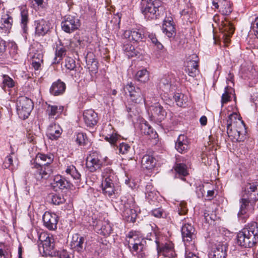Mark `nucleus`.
Listing matches in <instances>:
<instances>
[{
	"instance_id": "obj_10",
	"label": "nucleus",
	"mask_w": 258,
	"mask_h": 258,
	"mask_svg": "<svg viewBox=\"0 0 258 258\" xmlns=\"http://www.w3.org/2000/svg\"><path fill=\"white\" fill-rule=\"evenodd\" d=\"M122 210V216L127 222L134 223L136 221L137 215L132 200H127L123 205Z\"/></svg>"
},
{
	"instance_id": "obj_1",
	"label": "nucleus",
	"mask_w": 258,
	"mask_h": 258,
	"mask_svg": "<svg viewBox=\"0 0 258 258\" xmlns=\"http://www.w3.org/2000/svg\"><path fill=\"white\" fill-rule=\"evenodd\" d=\"M258 201V181L247 183L242 188V197L240 200V209L237 216L239 221L245 223L249 217L250 207L253 208Z\"/></svg>"
},
{
	"instance_id": "obj_63",
	"label": "nucleus",
	"mask_w": 258,
	"mask_h": 258,
	"mask_svg": "<svg viewBox=\"0 0 258 258\" xmlns=\"http://www.w3.org/2000/svg\"><path fill=\"white\" fill-rule=\"evenodd\" d=\"M59 257V258H70L68 252L64 250L60 251Z\"/></svg>"
},
{
	"instance_id": "obj_9",
	"label": "nucleus",
	"mask_w": 258,
	"mask_h": 258,
	"mask_svg": "<svg viewBox=\"0 0 258 258\" xmlns=\"http://www.w3.org/2000/svg\"><path fill=\"white\" fill-rule=\"evenodd\" d=\"M31 168L35 169V175L38 180L47 179L52 173L53 170L51 164L31 165Z\"/></svg>"
},
{
	"instance_id": "obj_56",
	"label": "nucleus",
	"mask_w": 258,
	"mask_h": 258,
	"mask_svg": "<svg viewBox=\"0 0 258 258\" xmlns=\"http://www.w3.org/2000/svg\"><path fill=\"white\" fill-rule=\"evenodd\" d=\"M111 174H115L113 171L109 167L105 168L102 172V177L104 179L108 178Z\"/></svg>"
},
{
	"instance_id": "obj_50",
	"label": "nucleus",
	"mask_w": 258,
	"mask_h": 258,
	"mask_svg": "<svg viewBox=\"0 0 258 258\" xmlns=\"http://www.w3.org/2000/svg\"><path fill=\"white\" fill-rule=\"evenodd\" d=\"M76 141L79 145H85L87 144L88 139L85 134L79 133L76 135Z\"/></svg>"
},
{
	"instance_id": "obj_22",
	"label": "nucleus",
	"mask_w": 258,
	"mask_h": 258,
	"mask_svg": "<svg viewBox=\"0 0 258 258\" xmlns=\"http://www.w3.org/2000/svg\"><path fill=\"white\" fill-rule=\"evenodd\" d=\"M85 238L79 234H75L72 238L71 246L73 249L78 252H82L85 248Z\"/></svg>"
},
{
	"instance_id": "obj_25",
	"label": "nucleus",
	"mask_w": 258,
	"mask_h": 258,
	"mask_svg": "<svg viewBox=\"0 0 258 258\" xmlns=\"http://www.w3.org/2000/svg\"><path fill=\"white\" fill-rule=\"evenodd\" d=\"M62 130L55 123L50 124L47 130L46 136L50 140H57L61 135Z\"/></svg>"
},
{
	"instance_id": "obj_54",
	"label": "nucleus",
	"mask_w": 258,
	"mask_h": 258,
	"mask_svg": "<svg viewBox=\"0 0 258 258\" xmlns=\"http://www.w3.org/2000/svg\"><path fill=\"white\" fill-rule=\"evenodd\" d=\"M152 215L157 218H165L166 214L162 208L155 209L152 211Z\"/></svg>"
},
{
	"instance_id": "obj_14",
	"label": "nucleus",
	"mask_w": 258,
	"mask_h": 258,
	"mask_svg": "<svg viewBox=\"0 0 258 258\" xmlns=\"http://www.w3.org/2000/svg\"><path fill=\"white\" fill-rule=\"evenodd\" d=\"M227 245L226 243L218 242L213 247L210 258H225Z\"/></svg>"
},
{
	"instance_id": "obj_53",
	"label": "nucleus",
	"mask_w": 258,
	"mask_h": 258,
	"mask_svg": "<svg viewBox=\"0 0 258 258\" xmlns=\"http://www.w3.org/2000/svg\"><path fill=\"white\" fill-rule=\"evenodd\" d=\"M178 214L179 215H184L187 212V209L186 207V203L184 202H180L179 206L177 208Z\"/></svg>"
},
{
	"instance_id": "obj_11",
	"label": "nucleus",
	"mask_w": 258,
	"mask_h": 258,
	"mask_svg": "<svg viewBox=\"0 0 258 258\" xmlns=\"http://www.w3.org/2000/svg\"><path fill=\"white\" fill-rule=\"evenodd\" d=\"M86 164L89 171L94 172L101 168L103 162L100 160L96 153H92L87 157Z\"/></svg>"
},
{
	"instance_id": "obj_4",
	"label": "nucleus",
	"mask_w": 258,
	"mask_h": 258,
	"mask_svg": "<svg viewBox=\"0 0 258 258\" xmlns=\"http://www.w3.org/2000/svg\"><path fill=\"white\" fill-rule=\"evenodd\" d=\"M141 11L145 18L150 20L157 19L161 7V1H142Z\"/></svg>"
},
{
	"instance_id": "obj_30",
	"label": "nucleus",
	"mask_w": 258,
	"mask_h": 258,
	"mask_svg": "<svg viewBox=\"0 0 258 258\" xmlns=\"http://www.w3.org/2000/svg\"><path fill=\"white\" fill-rule=\"evenodd\" d=\"M127 237L128 238V247L140 244L142 245V244H146L145 239L142 238L141 236H139V234L136 231L130 232L128 235Z\"/></svg>"
},
{
	"instance_id": "obj_27",
	"label": "nucleus",
	"mask_w": 258,
	"mask_h": 258,
	"mask_svg": "<svg viewBox=\"0 0 258 258\" xmlns=\"http://www.w3.org/2000/svg\"><path fill=\"white\" fill-rule=\"evenodd\" d=\"M52 185L54 188L59 189H69L71 187V183L64 177L57 175L55 176Z\"/></svg>"
},
{
	"instance_id": "obj_12",
	"label": "nucleus",
	"mask_w": 258,
	"mask_h": 258,
	"mask_svg": "<svg viewBox=\"0 0 258 258\" xmlns=\"http://www.w3.org/2000/svg\"><path fill=\"white\" fill-rule=\"evenodd\" d=\"M199 58L196 54L191 55L189 59L187 61L185 71L188 75L192 77H196L199 74Z\"/></svg>"
},
{
	"instance_id": "obj_52",
	"label": "nucleus",
	"mask_w": 258,
	"mask_h": 258,
	"mask_svg": "<svg viewBox=\"0 0 258 258\" xmlns=\"http://www.w3.org/2000/svg\"><path fill=\"white\" fill-rule=\"evenodd\" d=\"M65 61V67L68 70L72 71L76 68V61L73 58L68 57L66 58Z\"/></svg>"
},
{
	"instance_id": "obj_21",
	"label": "nucleus",
	"mask_w": 258,
	"mask_h": 258,
	"mask_svg": "<svg viewBox=\"0 0 258 258\" xmlns=\"http://www.w3.org/2000/svg\"><path fill=\"white\" fill-rule=\"evenodd\" d=\"M144 34L141 31L138 29H132L124 31L123 37L124 39H127L128 40H133L136 42L142 41Z\"/></svg>"
},
{
	"instance_id": "obj_45",
	"label": "nucleus",
	"mask_w": 258,
	"mask_h": 258,
	"mask_svg": "<svg viewBox=\"0 0 258 258\" xmlns=\"http://www.w3.org/2000/svg\"><path fill=\"white\" fill-rule=\"evenodd\" d=\"M233 91V89L230 86H227L225 87V92L222 94L221 97L222 106L224 104L230 101L231 98V94Z\"/></svg>"
},
{
	"instance_id": "obj_3",
	"label": "nucleus",
	"mask_w": 258,
	"mask_h": 258,
	"mask_svg": "<svg viewBox=\"0 0 258 258\" xmlns=\"http://www.w3.org/2000/svg\"><path fill=\"white\" fill-rule=\"evenodd\" d=\"M148 228L151 229V232L147 234L146 239L147 240L154 241L156 243L158 253L164 255L165 257L169 258L174 257L175 253L173 243H166L165 244L160 245L154 231L151 228L150 226H148Z\"/></svg>"
},
{
	"instance_id": "obj_28",
	"label": "nucleus",
	"mask_w": 258,
	"mask_h": 258,
	"mask_svg": "<svg viewBox=\"0 0 258 258\" xmlns=\"http://www.w3.org/2000/svg\"><path fill=\"white\" fill-rule=\"evenodd\" d=\"M223 23V36L225 43H228L230 40V38L233 34L234 28L231 22L225 19V22H222Z\"/></svg>"
},
{
	"instance_id": "obj_61",
	"label": "nucleus",
	"mask_w": 258,
	"mask_h": 258,
	"mask_svg": "<svg viewBox=\"0 0 258 258\" xmlns=\"http://www.w3.org/2000/svg\"><path fill=\"white\" fill-rule=\"evenodd\" d=\"M204 217H205L206 221H207L208 223H209L210 220H211V221L215 220L214 217H215V215L211 214V215L210 216L209 214L207 213V212H205L204 213Z\"/></svg>"
},
{
	"instance_id": "obj_8",
	"label": "nucleus",
	"mask_w": 258,
	"mask_h": 258,
	"mask_svg": "<svg viewBox=\"0 0 258 258\" xmlns=\"http://www.w3.org/2000/svg\"><path fill=\"white\" fill-rule=\"evenodd\" d=\"M124 89L128 92L130 99L133 102L136 103L145 102V98L144 93L139 87H135L132 82L128 83Z\"/></svg>"
},
{
	"instance_id": "obj_57",
	"label": "nucleus",
	"mask_w": 258,
	"mask_h": 258,
	"mask_svg": "<svg viewBox=\"0 0 258 258\" xmlns=\"http://www.w3.org/2000/svg\"><path fill=\"white\" fill-rule=\"evenodd\" d=\"M130 149V146L125 143H121L119 145V152L122 154L126 153Z\"/></svg>"
},
{
	"instance_id": "obj_64",
	"label": "nucleus",
	"mask_w": 258,
	"mask_h": 258,
	"mask_svg": "<svg viewBox=\"0 0 258 258\" xmlns=\"http://www.w3.org/2000/svg\"><path fill=\"white\" fill-rule=\"evenodd\" d=\"M185 258H200L198 255L194 254L192 252H186L185 255Z\"/></svg>"
},
{
	"instance_id": "obj_47",
	"label": "nucleus",
	"mask_w": 258,
	"mask_h": 258,
	"mask_svg": "<svg viewBox=\"0 0 258 258\" xmlns=\"http://www.w3.org/2000/svg\"><path fill=\"white\" fill-rule=\"evenodd\" d=\"M14 86V82L13 80L7 75H4L2 87L4 90H6V87L12 88Z\"/></svg>"
},
{
	"instance_id": "obj_15",
	"label": "nucleus",
	"mask_w": 258,
	"mask_h": 258,
	"mask_svg": "<svg viewBox=\"0 0 258 258\" xmlns=\"http://www.w3.org/2000/svg\"><path fill=\"white\" fill-rule=\"evenodd\" d=\"M93 226L98 233L104 236L109 235L112 231V227L108 221L98 220Z\"/></svg>"
},
{
	"instance_id": "obj_34",
	"label": "nucleus",
	"mask_w": 258,
	"mask_h": 258,
	"mask_svg": "<svg viewBox=\"0 0 258 258\" xmlns=\"http://www.w3.org/2000/svg\"><path fill=\"white\" fill-rule=\"evenodd\" d=\"M63 110L62 106L49 104L46 109V113L49 118H56L62 112Z\"/></svg>"
},
{
	"instance_id": "obj_51",
	"label": "nucleus",
	"mask_w": 258,
	"mask_h": 258,
	"mask_svg": "<svg viewBox=\"0 0 258 258\" xmlns=\"http://www.w3.org/2000/svg\"><path fill=\"white\" fill-rule=\"evenodd\" d=\"M52 203L54 205H59L64 203L65 199L62 195L55 194L52 196Z\"/></svg>"
},
{
	"instance_id": "obj_41",
	"label": "nucleus",
	"mask_w": 258,
	"mask_h": 258,
	"mask_svg": "<svg viewBox=\"0 0 258 258\" xmlns=\"http://www.w3.org/2000/svg\"><path fill=\"white\" fill-rule=\"evenodd\" d=\"M149 78L148 72L146 69H143L138 71L135 75V79L141 82L145 83Z\"/></svg>"
},
{
	"instance_id": "obj_42",
	"label": "nucleus",
	"mask_w": 258,
	"mask_h": 258,
	"mask_svg": "<svg viewBox=\"0 0 258 258\" xmlns=\"http://www.w3.org/2000/svg\"><path fill=\"white\" fill-rule=\"evenodd\" d=\"M123 50L126 53V55L128 57H133L134 56H137L138 54L139 53V51L135 48V47L133 46L130 43L124 44L123 47Z\"/></svg>"
},
{
	"instance_id": "obj_37",
	"label": "nucleus",
	"mask_w": 258,
	"mask_h": 258,
	"mask_svg": "<svg viewBox=\"0 0 258 258\" xmlns=\"http://www.w3.org/2000/svg\"><path fill=\"white\" fill-rule=\"evenodd\" d=\"M1 28L8 30L12 28L13 23V19L9 14H5L2 15L1 19Z\"/></svg>"
},
{
	"instance_id": "obj_62",
	"label": "nucleus",
	"mask_w": 258,
	"mask_h": 258,
	"mask_svg": "<svg viewBox=\"0 0 258 258\" xmlns=\"http://www.w3.org/2000/svg\"><path fill=\"white\" fill-rule=\"evenodd\" d=\"M115 179H116V176L115 175V174H111V175H110V176H109L108 177V178H106V179H104L103 182H107V183L110 182V183H114Z\"/></svg>"
},
{
	"instance_id": "obj_36",
	"label": "nucleus",
	"mask_w": 258,
	"mask_h": 258,
	"mask_svg": "<svg viewBox=\"0 0 258 258\" xmlns=\"http://www.w3.org/2000/svg\"><path fill=\"white\" fill-rule=\"evenodd\" d=\"M174 169L182 180H184V177L188 174L187 166L184 163H179L177 161L175 164Z\"/></svg>"
},
{
	"instance_id": "obj_55",
	"label": "nucleus",
	"mask_w": 258,
	"mask_h": 258,
	"mask_svg": "<svg viewBox=\"0 0 258 258\" xmlns=\"http://www.w3.org/2000/svg\"><path fill=\"white\" fill-rule=\"evenodd\" d=\"M13 158L11 155H9L7 156L3 163V167L5 168H10L11 166L13 165Z\"/></svg>"
},
{
	"instance_id": "obj_20",
	"label": "nucleus",
	"mask_w": 258,
	"mask_h": 258,
	"mask_svg": "<svg viewBox=\"0 0 258 258\" xmlns=\"http://www.w3.org/2000/svg\"><path fill=\"white\" fill-rule=\"evenodd\" d=\"M163 32L169 37H172L175 34L173 19L171 17H166L162 25Z\"/></svg>"
},
{
	"instance_id": "obj_16",
	"label": "nucleus",
	"mask_w": 258,
	"mask_h": 258,
	"mask_svg": "<svg viewBox=\"0 0 258 258\" xmlns=\"http://www.w3.org/2000/svg\"><path fill=\"white\" fill-rule=\"evenodd\" d=\"M83 119L85 123L89 127L95 126L98 120L97 113L93 109H87L83 112Z\"/></svg>"
},
{
	"instance_id": "obj_46",
	"label": "nucleus",
	"mask_w": 258,
	"mask_h": 258,
	"mask_svg": "<svg viewBox=\"0 0 258 258\" xmlns=\"http://www.w3.org/2000/svg\"><path fill=\"white\" fill-rule=\"evenodd\" d=\"M11 251L9 247L3 243H0V258H10Z\"/></svg>"
},
{
	"instance_id": "obj_32",
	"label": "nucleus",
	"mask_w": 258,
	"mask_h": 258,
	"mask_svg": "<svg viewBox=\"0 0 258 258\" xmlns=\"http://www.w3.org/2000/svg\"><path fill=\"white\" fill-rule=\"evenodd\" d=\"M156 164V160L152 155L146 154L142 159L141 165L143 168L148 170L153 169Z\"/></svg>"
},
{
	"instance_id": "obj_23",
	"label": "nucleus",
	"mask_w": 258,
	"mask_h": 258,
	"mask_svg": "<svg viewBox=\"0 0 258 258\" xmlns=\"http://www.w3.org/2000/svg\"><path fill=\"white\" fill-rule=\"evenodd\" d=\"M103 134L105 136V140L111 145H114L116 142L118 137L116 134L114 133L113 127L111 124H108L104 127Z\"/></svg>"
},
{
	"instance_id": "obj_43",
	"label": "nucleus",
	"mask_w": 258,
	"mask_h": 258,
	"mask_svg": "<svg viewBox=\"0 0 258 258\" xmlns=\"http://www.w3.org/2000/svg\"><path fill=\"white\" fill-rule=\"evenodd\" d=\"M67 174H69L75 180H80L81 179V174L76 169V167L73 165L68 166L66 170Z\"/></svg>"
},
{
	"instance_id": "obj_26",
	"label": "nucleus",
	"mask_w": 258,
	"mask_h": 258,
	"mask_svg": "<svg viewBox=\"0 0 258 258\" xmlns=\"http://www.w3.org/2000/svg\"><path fill=\"white\" fill-rule=\"evenodd\" d=\"M171 78L172 77L170 75H165L160 80L159 87L166 93L172 91L174 88L171 83Z\"/></svg>"
},
{
	"instance_id": "obj_48",
	"label": "nucleus",
	"mask_w": 258,
	"mask_h": 258,
	"mask_svg": "<svg viewBox=\"0 0 258 258\" xmlns=\"http://www.w3.org/2000/svg\"><path fill=\"white\" fill-rule=\"evenodd\" d=\"M237 119H238V115L236 113H231L228 116V118L227 120V133L228 134H229V131L232 130L231 126L232 123L235 122Z\"/></svg>"
},
{
	"instance_id": "obj_6",
	"label": "nucleus",
	"mask_w": 258,
	"mask_h": 258,
	"mask_svg": "<svg viewBox=\"0 0 258 258\" xmlns=\"http://www.w3.org/2000/svg\"><path fill=\"white\" fill-rule=\"evenodd\" d=\"M80 25V21L77 17L71 15L65 16L61 23L62 30L68 33L77 30Z\"/></svg>"
},
{
	"instance_id": "obj_35",
	"label": "nucleus",
	"mask_w": 258,
	"mask_h": 258,
	"mask_svg": "<svg viewBox=\"0 0 258 258\" xmlns=\"http://www.w3.org/2000/svg\"><path fill=\"white\" fill-rule=\"evenodd\" d=\"M132 253L138 258H144L146 255V245H138L128 247Z\"/></svg>"
},
{
	"instance_id": "obj_60",
	"label": "nucleus",
	"mask_w": 258,
	"mask_h": 258,
	"mask_svg": "<svg viewBox=\"0 0 258 258\" xmlns=\"http://www.w3.org/2000/svg\"><path fill=\"white\" fill-rule=\"evenodd\" d=\"M82 41L80 39L74 40L73 41L71 42V47H76L80 48L82 46Z\"/></svg>"
},
{
	"instance_id": "obj_2",
	"label": "nucleus",
	"mask_w": 258,
	"mask_h": 258,
	"mask_svg": "<svg viewBox=\"0 0 258 258\" xmlns=\"http://www.w3.org/2000/svg\"><path fill=\"white\" fill-rule=\"evenodd\" d=\"M237 244L245 248H250L258 242V226L256 222L246 225L236 236Z\"/></svg>"
},
{
	"instance_id": "obj_40",
	"label": "nucleus",
	"mask_w": 258,
	"mask_h": 258,
	"mask_svg": "<svg viewBox=\"0 0 258 258\" xmlns=\"http://www.w3.org/2000/svg\"><path fill=\"white\" fill-rule=\"evenodd\" d=\"M102 189L104 194L108 197H111L114 194V183L104 182L102 183Z\"/></svg>"
},
{
	"instance_id": "obj_58",
	"label": "nucleus",
	"mask_w": 258,
	"mask_h": 258,
	"mask_svg": "<svg viewBox=\"0 0 258 258\" xmlns=\"http://www.w3.org/2000/svg\"><path fill=\"white\" fill-rule=\"evenodd\" d=\"M181 97H183V95L179 93L175 94L173 96L174 100L178 106H181L182 105Z\"/></svg>"
},
{
	"instance_id": "obj_33",
	"label": "nucleus",
	"mask_w": 258,
	"mask_h": 258,
	"mask_svg": "<svg viewBox=\"0 0 258 258\" xmlns=\"http://www.w3.org/2000/svg\"><path fill=\"white\" fill-rule=\"evenodd\" d=\"M188 148V141L186 136L180 135L175 143V148L179 153L185 152Z\"/></svg>"
},
{
	"instance_id": "obj_38",
	"label": "nucleus",
	"mask_w": 258,
	"mask_h": 258,
	"mask_svg": "<svg viewBox=\"0 0 258 258\" xmlns=\"http://www.w3.org/2000/svg\"><path fill=\"white\" fill-rule=\"evenodd\" d=\"M66 54V49L62 46H56L55 51V57L54 58V63H58Z\"/></svg>"
},
{
	"instance_id": "obj_19",
	"label": "nucleus",
	"mask_w": 258,
	"mask_h": 258,
	"mask_svg": "<svg viewBox=\"0 0 258 258\" xmlns=\"http://www.w3.org/2000/svg\"><path fill=\"white\" fill-rule=\"evenodd\" d=\"M53 161V156L52 155L44 154L42 153H38L35 159H33L31 161V165L35 164H51Z\"/></svg>"
},
{
	"instance_id": "obj_39",
	"label": "nucleus",
	"mask_w": 258,
	"mask_h": 258,
	"mask_svg": "<svg viewBox=\"0 0 258 258\" xmlns=\"http://www.w3.org/2000/svg\"><path fill=\"white\" fill-rule=\"evenodd\" d=\"M219 11L224 15H229L232 11L230 1H221Z\"/></svg>"
},
{
	"instance_id": "obj_44",
	"label": "nucleus",
	"mask_w": 258,
	"mask_h": 258,
	"mask_svg": "<svg viewBox=\"0 0 258 258\" xmlns=\"http://www.w3.org/2000/svg\"><path fill=\"white\" fill-rule=\"evenodd\" d=\"M21 24L24 32L26 33L27 30V25L29 21L28 12L27 11L23 10L21 12Z\"/></svg>"
},
{
	"instance_id": "obj_17",
	"label": "nucleus",
	"mask_w": 258,
	"mask_h": 258,
	"mask_svg": "<svg viewBox=\"0 0 258 258\" xmlns=\"http://www.w3.org/2000/svg\"><path fill=\"white\" fill-rule=\"evenodd\" d=\"M195 229L190 224L186 223L182 226L181 234L183 241L184 242H189L195 237Z\"/></svg>"
},
{
	"instance_id": "obj_29",
	"label": "nucleus",
	"mask_w": 258,
	"mask_h": 258,
	"mask_svg": "<svg viewBox=\"0 0 258 258\" xmlns=\"http://www.w3.org/2000/svg\"><path fill=\"white\" fill-rule=\"evenodd\" d=\"M141 134L145 136H148L150 138H155L157 136L151 126L146 121H142L139 125Z\"/></svg>"
},
{
	"instance_id": "obj_59",
	"label": "nucleus",
	"mask_w": 258,
	"mask_h": 258,
	"mask_svg": "<svg viewBox=\"0 0 258 258\" xmlns=\"http://www.w3.org/2000/svg\"><path fill=\"white\" fill-rule=\"evenodd\" d=\"M251 27L254 32L258 34V17L256 18L255 20L252 22Z\"/></svg>"
},
{
	"instance_id": "obj_24",
	"label": "nucleus",
	"mask_w": 258,
	"mask_h": 258,
	"mask_svg": "<svg viewBox=\"0 0 258 258\" xmlns=\"http://www.w3.org/2000/svg\"><path fill=\"white\" fill-rule=\"evenodd\" d=\"M66 84L60 80H58L52 83L49 89L50 94L53 96L62 95L66 90Z\"/></svg>"
},
{
	"instance_id": "obj_31",
	"label": "nucleus",
	"mask_w": 258,
	"mask_h": 258,
	"mask_svg": "<svg viewBox=\"0 0 258 258\" xmlns=\"http://www.w3.org/2000/svg\"><path fill=\"white\" fill-rule=\"evenodd\" d=\"M151 111L152 116L159 120L163 119L166 114L163 107L159 103L151 106Z\"/></svg>"
},
{
	"instance_id": "obj_18",
	"label": "nucleus",
	"mask_w": 258,
	"mask_h": 258,
	"mask_svg": "<svg viewBox=\"0 0 258 258\" xmlns=\"http://www.w3.org/2000/svg\"><path fill=\"white\" fill-rule=\"evenodd\" d=\"M35 33L38 36H44L50 29V23L48 21L41 19L35 22Z\"/></svg>"
},
{
	"instance_id": "obj_13",
	"label": "nucleus",
	"mask_w": 258,
	"mask_h": 258,
	"mask_svg": "<svg viewBox=\"0 0 258 258\" xmlns=\"http://www.w3.org/2000/svg\"><path fill=\"white\" fill-rule=\"evenodd\" d=\"M58 218L55 214L45 212L43 216L44 225L49 230H54L56 228Z\"/></svg>"
},
{
	"instance_id": "obj_5",
	"label": "nucleus",
	"mask_w": 258,
	"mask_h": 258,
	"mask_svg": "<svg viewBox=\"0 0 258 258\" xmlns=\"http://www.w3.org/2000/svg\"><path fill=\"white\" fill-rule=\"evenodd\" d=\"M17 111L20 118L25 119L29 116L33 108V103L31 99L21 96L17 102Z\"/></svg>"
},
{
	"instance_id": "obj_7",
	"label": "nucleus",
	"mask_w": 258,
	"mask_h": 258,
	"mask_svg": "<svg viewBox=\"0 0 258 258\" xmlns=\"http://www.w3.org/2000/svg\"><path fill=\"white\" fill-rule=\"evenodd\" d=\"M39 241L43 249V252L45 254H52V250L54 249V239L52 235H50L45 232H41L39 235Z\"/></svg>"
},
{
	"instance_id": "obj_49",
	"label": "nucleus",
	"mask_w": 258,
	"mask_h": 258,
	"mask_svg": "<svg viewBox=\"0 0 258 258\" xmlns=\"http://www.w3.org/2000/svg\"><path fill=\"white\" fill-rule=\"evenodd\" d=\"M87 67L89 71L92 74H96L98 69L97 61L93 59L92 60H87Z\"/></svg>"
}]
</instances>
